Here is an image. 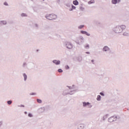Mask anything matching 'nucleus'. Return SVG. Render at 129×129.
Wrapping results in <instances>:
<instances>
[{
	"instance_id": "nucleus-1",
	"label": "nucleus",
	"mask_w": 129,
	"mask_h": 129,
	"mask_svg": "<svg viewBox=\"0 0 129 129\" xmlns=\"http://www.w3.org/2000/svg\"><path fill=\"white\" fill-rule=\"evenodd\" d=\"M125 29V25H118L113 28V31L116 34H120L123 30Z\"/></svg>"
},
{
	"instance_id": "nucleus-2",
	"label": "nucleus",
	"mask_w": 129,
	"mask_h": 129,
	"mask_svg": "<svg viewBox=\"0 0 129 129\" xmlns=\"http://www.w3.org/2000/svg\"><path fill=\"white\" fill-rule=\"evenodd\" d=\"M57 18V16L54 14H47L45 16V18L49 21H55Z\"/></svg>"
},
{
	"instance_id": "nucleus-3",
	"label": "nucleus",
	"mask_w": 129,
	"mask_h": 129,
	"mask_svg": "<svg viewBox=\"0 0 129 129\" xmlns=\"http://www.w3.org/2000/svg\"><path fill=\"white\" fill-rule=\"evenodd\" d=\"M76 92V90H71L69 92H66V91H63L62 93V95L65 96L66 95H68V94H70V95H73V94H74Z\"/></svg>"
},
{
	"instance_id": "nucleus-4",
	"label": "nucleus",
	"mask_w": 129,
	"mask_h": 129,
	"mask_svg": "<svg viewBox=\"0 0 129 129\" xmlns=\"http://www.w3.org/2000/svg\"><path fill=\"white\" fill-rule=\"evenodd\" d=\"M83 106L84 107H88V108H91L92 105L89 103V102H83Z\"/></svg>"
},
{
	"instance_id": "nucleus-5",
	"label": "nucleus",
	"mask_w": 129,
	"mask_h": 129,
	"mask_svg": "<svg viewBox=\"0 0 129 129\" xmlns=\"http://www.w3.org/2000/svg\"><path fill=\"white\" fill-rule=\"evenodd\" d=\"M65 46L67 49H72L73 48V44L70 42H66Z\"/></svg>"
},
{
	"instance_id": "nucleus-6",
	"label": "nucleus",
	"mask_w": 129,
	"mask_h": 129,
	"mask_svg": "<svg viewBox=\"0 0 129 129\" xmlns=\"http://www.w3.org/2000/svg\"><path fill=\"white\" fill-rule=\"evenodd\" d=\"M34 68H35V66L34 64V63L33 62L28 63L27 66V69H28V70H31V69H34Z\"/></svg>"
},
{
	"instance_id": "nucleus-7",
	"label": "nucleus",
	"mask_w": 129,
	"mask_h": 129,
	"mask_svg": "<svg viewBox=\"0 0 129 129\" xmlns=\"http://www.w3.org/2000/svg\"><path fill=\"white\" fill-rule=\"evenodd\" d=\"M103 52H109L110 51V48L107 46H105L102 49Z\"/></svg>"
},
{
	"instance_id": "nucleus-8",
	"label": "nucleus",
	"mask_w": 129,
	"mask_h": 129,
	"mask_svg": "<svg viewBox=\"0 0 129 129\" xmlns=\"http://www.w3.org/2000/svg\"><path fill=\"white\" fill-rule=\"evenodd\" d=\"M45 107H42L39 108L38 109V113H43V112H44V111H45Z\"/></svg>"
},
{
	"instance_id": "nucleus-9",
	"label": "nucleus",
	"mask_w": 129,
	"mask_h": 129,
	"mask_svg": "<svg viewBox=\"0 0 129 129\" xmlns=\"http://www.w3.org/2000/svg\"><path fill=\"white\" fill-rule=\"evenodd\" d=\"M109 122H113V121H116V119H115L114 116L109 117L108 119Z\"/></svg>"
},
{
	"instance_id": "nucleus-10",
	"label": "nucleus",
	"mask_w": 129,
	"mask_h": 129,
	"mask_svg": "<svg viewBox=\"0 0 129 129\" xmlns=\"http://www.w3.org/2000/svg\"><path fill=\"white\" fill-rule=\"evenodd\" d=\"M52 63H53V64H55L56 65H60L61 61L60 60L54 59L52 60Z\"/></svg>"
},
{
	"instance_id": "nucleus-11",
	"label": "nucleus",
	"mask_w": 129,
	"mask_h": 129,
	"mask_svg": "<svg viewBox=\"0 0 129 129\" xmlns=\"http://www.w3.org/2000/svg\"><path fill=\"white\" fill-rule=\"evenodd\" d=\"M81 34H82V35H86V36H90V34L86 31L81 30Z\"/></svg>"
},
{
	"instance_id": "nucleus-12",
	"label": "nucleus",
	"mask_w": 129,
	"mask_h": 129,
	"mask_svg": "<svg viewBox=\"0 0 129 129\" xmlns=\"http://www.w3.org/2000/svg\"><path fill=\"white\" fill-rule=\"evenodd\" d=\"M22 75L23 76V80L25 82H26V81H27V79H28V76L26 73H23Z\"/></svg>"
},
{
	"instance_id": "nucleus-13",
	"label": "nucleus",
	"mask_w": 129,
	"mask_h": 129,
	"mask_svg": "<svg viewBox=\"0 0 129 129\" xmlns=\"http://www.w3.org/2000/svg\"><path fill=\"white\" fill-rule=\"evenodd\" d=\"M85 127L84 124L80 123L78 126V129H84Z\"/></svg>"
},
{
	"instance_id": "nucleus-14",
	"label": "nucleus",
	"mask_w": 129,
	"mask_h": 129,
	"mask_svg": "<svg viewBox=\"0 0 129 129\" xmlns=\"http://www.w3.org/2000/svg\"><path fill=\"white\" fill-rule=\"evenodd\" d=\"M117 3H120V0H112L111 1V3L113 5H116Z\"/></svg>"
},
{
	"instance_id": "nucleus-15",
	"label": "nucleus",
	"mask_w": 129,
	"mask_h": 129,
	"mask_svg": "<svg viewBox=\"0 0 129 129\" xmlns=\"http://www.w3.org/2000/svg\"><path fill=\"white\" fill-rule=\"evenodd\" d=\"M22 67H23V68L27 69L28 63H27V62H24L22 64Z\"/></svg>"
},
{
	"instance_id": "nucleus-16",
	"label": "nucleus",
	"mask_w": 129,
	"mask_h": 129,
	"mask_svg": "<svg viewBox=\"0 0 129 129\" xmlns=\"http://www.w3.org/2000/svg\"><path fill=\"white\" fill-rule=\"evenodd\" d=\"M73 4L74 6H78V5H79V2H78L77 0H75L73 2Z\"/></svg>"
},
{
	"instance_id": "nucleus-17",
	"label": "nucleus",
	"mask_w": 129,
	"mask_h": 129,
	"mask_svg": "<svg viewBox=\"0 0 129 129\" xmlns=\"http://www.w3.org/2000/svg\"><path fill=\"white\" fill-rule=\"evenodd\" d=\"M0 25H7V21H0Z\"/></svg>"
},
{
	"instance_id": "nucleus-18",
	"label": "nucleus",
	"mask_w": 129,
	"mask_h": 129,
	"mask_svg": "<svg viewBox=\"0 0 129 129\" xmlns=\"http://www.w3.org/2000/svg\"><path fill=\"white\" fill-rule=\"evenodd\" d=\"M77 60L79 62H81V61H82V57L79 56V57H77Z\"/></svg>"
},
{
	"instance_id": "nucleus-19",
	"label": "nucleus",
	"mask_w": 129,
	"mask_h": 129,
	"mask_svg": "<svg viewBox=\"0 0 129 129\" xmlns=\"http://www.w3.org/2000/svg\"><path fill=\"white\" fill-rule=\"evenodd\" d=\"M108 117V114H106L103 117V120L104 121Z\"/></svg>"
},
{
	"instance_id": "nucleus-20",
	"label": "nucleus",
	"mask_w": 129,
	"mask_h": 129,
	"mask_svg": "<svg viewBox=\"0 0 129 129\" xmlns=\"http://www.w3.org/2000/svg\"><path fill=\"white\" fill-rule=\"evenodd\" d=\"M92 4H95V1L94 0H91L88 2L89 5H91Z\"/></svg>"
},
{
	"instance_id": "nucleus-21",
	"label": "nucleus",
	"mask_w": 129,
	"mask_h": 129,
	"mask_svg": "<svg viewBox=\"0 0 129 129\" xmlns=\"http://www.w3.org/2000/svg\"><path fill=\"white\" fill-rule=\"evenodd\" d=\"M21 16L22 17V18H24L25 17H28V15H27V14L26 13H22L21 14Z\"/></svg>"
},
{
	"instance_id": "nucleus-22",
	"label": "nucleus",
	"mask_w": 129,
	"mask_h": 129,
	"mask_svg": "<svg viewBox=\"0 0 129 129\" xmlns=\"http://www.w3.org/2000/svg\"><path fill=\"white\" fill-rule=\"evenodd\" d=\"M97 100L98 101H100L101 100V96H100V95H98L97 96Z\"/></svg>"
},
{
	"instance_id": "nucleus-23",
	"label": "nucleus",
	"mask_w": 129,
	"mask_h": 129,
	"mask_svg": "<svg viewBox=\"0 0 129 129\" xmlns=\"http://www.w3.org/2000/svg\"><path fill=\"white\" fill-rule=\"evenodd\" d=\"M115 119H116V121L117 120L120 119V117L119 116H115L114 115Z\"/></svg>"
},
{
	"instance_id": "nucleus-24",
	"label": "nucleus",
	"mask_w": 129,
	"mask_h": 129,
	"mask_svg": "<svg viewBox=\"0 0 129 129\" xmlns=\"http://www.w3.org/2000/svg\"><path fill=\"white\" fill-rule=\"evenodd\" d=\"M36 101L38 103H42V100L40 99H37Z\"/></svg>"
},
{
	"instance_id": "nucleus-25",
	"label": "nucleus",
	"mask_w": 129,
	"mask_h": 129,
	"mask_svg": "<svg viewBox=\"0 0 129 129\" xmlns=\"http://www.w3.org/2000/svg\"><path fill=\"white\" fill-rule=\"evenodd\" d=\"M7 103L9 105H11V104H12V103H13V101L9 100L7 101Z\"/></svg>"
},
{
	"instance_id": "nucleus-26",
	"label": "nucleus",
	"mask_w": 129,
	"mask_h": 129,
	"mask_svg": "<svg viewBox=\"0 0 129 129\" xmlns=\"http://www.w3.org/2000/svg\"><path fill=\"white\" fill-rule=\"evenodd\" d=\"M123 36H125L126 37H127V36H129V33H126V32H124V33H123Z\"/></svg>"
},
{
	"instance_id": "nucleus-27",
	"label": "nucleus",
	"mask_w": 129,
	"mask_h": 129,
	"mask_svg": "<svg viewBox=\"0 0 129 129\" xmlns=\"http://www.w3.org/2000/svg\"><path fill=\"white\" fill-rule=\"evenodd\" d=\"M80 40H81L82 41H81V43H84V38H83L82 36H81L80 37Z\"/></svg>"
},
{
	"instance_id": "nucleus-28",
	"label": "nucleus",
	"mask_w": 129,
	"mask_h": 129,
	"mask_svg": "<svg viewBox=\"0 0 129 129\" xmlns=\"http://www.w3.org/2000/svg\"><path fill=\"white\" fill-rule=\"evenodd\" d=\"M85 49H89V44H86V45L84 46Z\"/></svg>"
},
{
	"instance_id": "nucleus-29",
	"label": "nucleus",
	"mask_w": 129,
	"mask_h": 129,
	"mask_svg": "<svg viewBox=\"0 0 129 129\" xmlns=\"http://www.w3.org/2000/svg\"><path fill=\"white\" fill-rule=\"evenodd\" d=\"M84 27H85L84 25H80V26L78 27V29H83Z\"/></svg>"
},
{
	"instance_id": "nucleus-30",
	"label": "nucleus",
	"mask_w": 129,
	"mask_h": 129,
	"mask_svg": "<svg viewBox=\"0 0 129 129\" xmlns=\"http://www.w3.org/2000/svg\"><path fill=\"white\" fill-rule=\"evenodd\" d=\"M66 7H67L68 8H71V5H70V4L68 3L66 4Z\"/></svg>"
},
{
	"instance_id": "nucleus-31",
	"label": "nucleus",
	"mask_w": 129,
	"mask_h": 129,
	"mask_svg": "<svg viewBox=\"0 0 129 129\" xmlns=\"http://www.w3.org/2000/svg\"><path fill=\"white\" fill-rule=\"evenodd\" d=\"M58 72H59V73H62V72H63V70L61 69H59L58 70H57Z\"/></svg>"
},
{
	"instance_id": "nucleus-32",
	"label": "nucleus",
	"mask_w": 129,
	"mask_h": 129,
	"mask_svg": "<svg viewBox=\"0 0 129 129\" xmlns=\"http://www.w3.org/2000/svg\"><path fill=\"white\" fill-rule=\"evenodd\" d=\"M65 68L67 70L70 69V67H69V66H68V65L66 66Z\"/></svg>"
},
{
	"instance_id": "nucleus-33",
	"label": "nucleus",
	"mask_w": 129,
	"mask_h": 129,
	"mask_svg": "<svg viewBox=\"0 0 129 129\" xmlns=\"http://www.w3.org/2000/svg\"><path fill=\"white\" fill-rule=\"evenodd\" d=\"M72 9L73 10H76V7L74 6L73 5H72Z\"/></svg>"
},
{
	"instance_id": "nucleus-34",
	"label": "nucleus",
	"mask_w": 129,
	"mask_h": 129,
	"mask_svg": "<svg viewBox=\"0 0 129 129\" xmlns=\"http://www.w3.org/2000/svg\"><path fill=\"white\" fill-rule=\"evenodd\" d=\"M28 116L29 117H33V114H32L31 113H28Z\"/></svg>"
},
{
	"instance_id": "nucleus-35",
	"label": "nucleus",
	"mask_w": 129,
	"mask_h": 129,
	"mask_svg": "<svg viewBox=\"0 0 129 129\" xmlns=\"http://www.w3.org/2000/svg\"><path fill=\"white\" fill-rule=\"evenodd\" d=\"M30 95H37V93H31L29 94Z\"/></svg>"
},
{
	"instance_id": "nucleus-36",
	"label": "nucleus",
	"mask_w": 129,
	"mask_h": 129,
	"mask_svg": "<svg viewBox=\"0 0 129 129\" xmlns=\"http://www.w3.org/2000/svg\"><path fill=\"white\" fill-rule=\"evenodd\" d=\"M67 87H68V88H69V89H70L71 90L72 89H73V87L67 86Z\"/></svg>"
},
{
	"instance_id": "nucleus-37",
	"label": "nucleus",
	"mask_w": 129,
	"mask_h": 129,
	"mask_svg": "<svg viewBox=\"0 0 129 129\" xmlns=\"http://www.w3.org/2000/svg\"><path fill=\"white\" fill-rule=\"evenodd\" d=\"M80 10H81V11H84V8H83L82 7H80Z\"/></svg>"
},
{
	"instance_id": "nucleus-38",
	"label": "nucleus",
	"mask_w": 129,
	"mask_h": 129,
	"mask_svg": "<svg viewBox=\"0 0 129 129\" xmlns=\"http://www.w3.org/2000/svg\"><path fill=\"white\" fill-rule=\"evenodd\" d=\"M100 94L101 96H104V93L103 92H100Z\"/></svg>"
},
{
	"instance_id": "nucleus-39",
	"label": "nucleus",
	"mask_w": 129,
	"mask_h": 129,
	"mask_svg": "<svg viewBox=\"0 0 129 129\" xmlns=\"http://www.w3.org/2000/svg\"><path fill=\"white\" fill-rule=\"evenodd\" d=\"M4 6H9V4H8V3H7V2H5L4 3Z\"/></svg>"
},
{
	"instance_id": "nucleus-40",
	"label": "nucleus",
	"mask_w": 129,
	"mask_h": 129,
	"mask_svg": "<svg viewBox=\"0 0 129 129\" xmlns=\"http://www.w3.org/2000/svg\"><path fill=\"white\" fill-rule=\"evenodd\" d=\"M18 107H25V105H18Z\"/></svg>"
},
{
	"instance_id": "nucleus-41",
	"label": "nucleus",
	"mask_w": 129,
	"mask_h": 129,
	"mask_svg": "<svg viewBox=\"0 0 129 129\" xmlns=\"http://www.w3.org/2000/svg\"><path fill=\"white\" fill-rule=\"evenodd\" d=\"M35 27H36V28H37V29H38V28H39V25L37 24H35Z\"/></svg>"
},
{
	"instance_id": "nucleus-42",
	"label": "nucleus",
	"mask_w": 129,
	"mask_h": 129,
	"mask_svg": "<svg viewBox=\"0 0 129 129\" xmlns=\"http://www.w3.org/2000/svg\"><path fill=\"white\" fill-rule=\"evenodd\" d=\"M3 125V121H0V127Z\"/></svg>"
},
{
	"instance_id": "nucleus-43",
	"label": "nucleus",
	"mask_w": 129,
	"mask_h": 129,
	"mask_svg": "<svg viewBox=\"0 0 129 129\" xmlns=\"http://www.w3.org/2000/svg\"><path fill=\"white\" fill-rule=\"evenodd\" d=\"M60 0H56V3H57V4H60Z\"/></svg>"
},
{
	"instance_id": "nucleus-44",
	"label": "nucleus",
	"mask_w": 129,
	"mask_h": 129,
	"mask_svg": "<svg viewBox=\"0 0 129 129\" xmlns=\"http://www.w3.org/2000/svg\"><path fill=\"white\" fill-rule=\"evenodd\" d=\"M70 12H72L73 11V9L72 8L69 9Z\"/></svg>"
},
{
	"instance_id": "nucleus-45",
	"label": "nucleus",
	"mask_w": 129,
	"mask_h": 129,
	"mask_svg": "<svg viewBox=\"0 0 129 129\" xmlns=\"http://www.w3.org/2000/svg\"><path fill=\"white\" fill-rule=\"evenodd\" d=\"M64 91H66V92H69V90H65Z\"/></svg>"
},
{
	"instance_id": "nucleus-46",
	"label": "nucleus",
	"mask_w": 129,
	"mask_h": 129,
	"mask_svg": "<svg viewBox=\"0 0 129 129\" xmlns=\"http://www.w3.org/2000/svg\"><path fill=\"white\" fill-rule=\"evenodd\" d=\"M86 54H90V52L89 51L86 52Z\"/></svg>"
},
{
	"instance_id": "nucleus-47",
	"label": "nucleus",
	"mask_w": 129,
	"mask_h": 129,
	"mask_svg": "<svg viewBox=\"0 0 129 129\" xmlns=\"http://www.w3.org/2000/svg\"><path fill=\"white\" fill-rule=\"evenodd\" d=\"M91 62L93 63V64H94V63H93L94 62V60L93 59L91 60Z\"/></svg>"
},
{
	"instance_id": "nucleus-48",
	"label": "nucleus",
	"mask_w": 129,
	"mask_h": 129,
	"mask_svg": "<svg viewBox=\"0 0 129 129\" xmlns=\"http://www.w3.org/2000/svg\"><path fill=\"white\" fill-rule=\"evenodd\" d=\"M24 113H25V114H28V112H27V111H25V112H24Z\"/></svg>"
},
{
	"instance_id": "nucleus-49",
	"label": "nucleus",
	"mask_w": 129,
	"mask_h": 129,
	"mask_svg": "<svg viewBox=\"0 0 129 129\" xmlns=\"http://www.w3.org/2000/svg\"><path fill=\"white\" fill-rule=\"evenodd\" d=\"M77 44H78V45H80V44L79 43V42H77Z\"/></svg>"
},
{
	"instance_id": "nucleus-50",
	"label": "nucleus",
	"mask_w": 129,
	"mask_h": 129,
	"mask_svg": "<svg viewBox=\"0 0 129 129\" xmlns=\"http://www.w3.org/2000/svg\"><path fill=\"white\" fill-rule=\"evenodd\" d=\"M43 2L45 1V0H42Z\"/></svg>"
},
{
	"instance_id": "nucleus-51",
	"label": "nucleus",
	"mask_w": 129,
	"mask_h": 129,
	"mask_svg": "<svg viewBox=\"0 0 129 129\" xmlns=\"http://www.w3.org/2000/svg\"><path fill=\"white\" fill-rule=\"evenodd\" d=\"M98 24H100V23L99 22Z\"/></svg>"
}]
</instances>
